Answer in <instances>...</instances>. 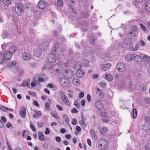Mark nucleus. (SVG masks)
<instances>
[{"mask_svg": "<svg viewBox=\"0 0 150 150\" xmlns=\"http://www.w3.org/2000/svg\"><path fill=\"white\" fill-rule=\"evenodd\" d=\"M1 120L3 121V122L5 123L6 121V117L4 116L1 117Z\"/></svg>", "mask_w": 150, "mask_h": 150, "instance_id": "64", "label": "nucleus"}, {"mask_svg": "<svg viewBox=\"0 0 150 150\" xmlns=\"http://www.w3.org/2000/svg\"><path fill=\"white\" fill-rule=\"evenodd\" d=\"M16 50V48L15 46H12L10 47L9 52L12 54L15 52Z\"/></svg>", "mask_w": 150, "mask_h": 150, "instance_id": "22", "label": "nucleus"}, {"mask_svg": "<svg viewBox=\"0 0 150 150\" xmlns=\"http://www.w3.org/2000/svg\"><path fill=\"white\" fill-rule=\"evenodd\" d=\"M109 118L108 117L105 118H104L102 119L103 121L105 123H106L108 121H109Z\"/></svg>", "mask_w": 150, "mask_h": 150, "instance_id": "55", "label": "nucleus"}, {"mask_svg": "<svg viewBox=\"0 0 150 150\" xmlns=\"http://www.w3.org/2000/svg\"><path fill=\"white\" fill-rule=\"evenodd\" d=\"M111 66V64H110L108 63L107 64H103L102 65V67L103 68H109Z\"/></svg>", "mask_w": 150, "mask_h": 150, "instance_id": "38", "label": "nucleus"}, {"mask_svg": "<svg viewBox=\"0 0 150 150\" xmlns=\"http://www.w3.org/2000/svg\"><path fill=\"white\" fill-rule=\"evenodd\" d=\"M4 4L6 6H9L11 3V0H3L2 1Z\"/></svg>", "mask_w": 150, "mask_h": 150, "instance_id": "30", "label": "nucleus"}, {"mask_svg": "<svg viewBox=\"0 0 150 150\" xmlns=\"http://www.w3.org/2000/svg\"><path fill=\"white\" fill-rule=\"evenodd\" d=\"M147 89V87L146 85H143L141 87V89L142 91H145Z\"/></svg>", "mask_w": 150, "mask_h": 150, "instance_id": "51", "label": "nucleus"}, {"mask_svg": "<svg viewBox=\"0 0 150 150\" xmlns=\"http://www.w3.org/2000/svg\"><path fill=\"white\" fill-rule=\"evenodd\" d=\"M99 98H103L104 94L103 92L102 91H100V92H99Z\"/></svg>", "mask_w": 150, "mask_h": 150, "instance_id": "49", "label": "nucleus"}, {"mask_svg": "<svg viewBox=\"0 0 150 150\" xmlns=\"http://www.w3.org/2000/svg\"><path fill=\"white\" fill-rule=\"evenodd\" d=\"M140 25L141 28L142 29V30L144 32H146L147 31V30L146 28L144 25L142 23H140Z\"/></svg>", "mask_w": 150, "mask_h": 150, "instance_id": "43", "label": "nucleus"}, {"mask_svg": "<svg viewBox=\"0 0 150 150\" xmlns=\"http://www.w3.org/2000/svg\"><path fill=\"white\" fill-rule=\"evenodd\" d=\"M132 54H128L125 57V59L128 62L131 61L132 60Z\"/></svg>", "mask_w": 150, "mask_h": 150, "instance_id": "21", "label": "nucleus"}, {"mask_svg": "<svg viewBox=\"0 0 150 150\" xmlns=\"http://www.w3.org/2000/svg\"><path fill=\"white\" fill-rule=\"evenodd\" d=\"M139 44L140 46H144L145 45L144 42L142 40H141L139 42Z\"/></svg>", "mask_w": 150, "mask_h": 150, "instance_id": "53", "label": "nucleus"}, {"mask_svg": "<svg viewBox=\"0 0 150 150\" xmlns=\"http://www.w3.org/2000/svg\"><path fill=\"white\" fill-rule=\"evenodd\" d=\"M2 106L3 108L4 109V110H6L8 111H13V110L12 109L9 108H8L6 107L4 105H2Z\"/></svg>", "mask_w": 150, "mask_h": 150, "instance_id": "54", "label": "nucleus"}, {"mask_svg": "<svg viewBox=\"0 0 150 150\" xmlns=\"http://www.w3.org/2000/svg\"><path fill=\"white\" fill-rule=\"evenodd\" d=\"M135 45H136L135 47L134 48L132 49V51H135L139 49V44H136Z\"/></svg>", "mask_w": 150, "mask_h": 150, "instance_id": "47", "label": "nucleus"}, {"mask_svg": "<svg viewBox=\"0 0 150 150\" xmlns=\"http://www.w3.org/2000/svg\"><path fill=\"white\" fill-rule=\"evenodd\" d=\"M116 69L118 71L120 72L123 71L125 69V67L122 63H119L116 65Z\"/></svg>", "mask_w": 150, "mask_h": 150, "instance_id": "5", "label": "nucleus"}, {"mask_svg": "<svg viewBox=\"0 0 150 150\" xmlns=\"http://www.w3.org/2000/svg\"><path fill=\"white\" fill-rule=\"evenodd\" d=\"M30 128L33 131H36V129L34 127L33 125L31 123H30Z\"/></svg>", "mask_w": 150, "mask_h": 150, "instance_id": "57", "label": "nucleus"}, {"mask_svg": "<svg viewBox=\"0 0 150 150\" xmlns=\"http://www.w3.org/2000/svg\"><path fill=\"white\" fill-rule=\"evenodd\" d=\"M72 81L73 84L76 86H79L80 84V81L77 77L74 78L72 80Z\"/></svg>", "mask_w": 150, "mask_h": 150, "instance_id": "16", "label": "nucleus"}, {"mask_svg": "<svg viewBox=\"0 0 150 150\" xmlns=\"http://www.w3.org/2000/svg\"><path fill=\"white\" fill-rule=\"evenodd\" d=\"M95 52H96V54L98 55L101 54V51L99 49H96V50L95 51Z\"/></svg>", "mask_w": 150, "mask_h": 150, "instance_id": "56", "label": "nucleus"}, {"mask_svg": "<svg viewBox=\"0 0 150 150\" xmlns=\"http://www.w3.org/2000/svg\"><path fill=\"white\" fill-rule=\"evenodd\" d=\"M132 60H134L137 62H140L142 60V58L138 54L134 53L132 54Z\"/></svg>", "mask_w": 150, "mask_h": 150, "instance_id": "10", "label": "nucleus"}, {"mask_svg": "<svg viewBox=\"0 0 150 150\" xmlns=\"http://www.w3.org/2000/svg\"><path fill=\"white\" fill-rule=\"evenodd\" d=\"M96 108L99 111H101L104 108L103 103L100 100L96 101L94 103Z\"/></svg>", "mask_w": 150, "mask_h": 150, "instance_id": "4", "label": "nucleus"}, {"mask_svg": "<svg viewBox=\"0 0 150 150\" xmlns=\"http://www.w3.org/2000/svg\"><path fill=\"white\" fill-rule=\"evenodd\" d=\"M20 115L23 118H25L26 114V109L24 107L21 108L19 112Z\"/></svg>", "mask_w": 150, "mask_h": 150, "instance_id": "11", "label": "nucleus"}, {"mask_svg": "<svg viewBox=\"0 0 150 150\" xmlns=\"http://www.w3.org/2000/svg\"><path fill=\"white\" fill-rule=\"evenodd\" d=\"M77 123V121L76 119H73L72 122V124L74 125H75Z\"/></svg>", "mask_w": 150, "mask_h": 150, "instance_id": "61", "label": "nucleus"}, {"mask_svg": "<svg viewBox=\"0 0 150 150\" xmlns=\"http://www.w3.org/2000/svg\"><path fill=\"white\" fill-rule=\"evenodd\" d=\"M48 101L50 102V103L47 102L45 104V110H49V108L50 107V104L51 103V101L50 99H48Z\"/></svg>", "mask_w": 150, "mask_h": 150, "instance_id": "26", "label": "nucleus"}, {"mask_svg": "<svg viewBox=\"0 0 150 150\" xmlns=\"http://www.w3.org/2000/svg\"><path fill=\"white\" fill-rule=\"evenodd\" d=\"M28 132L26 130H24L23 131V137L24 138H25L27 136L28 134Z\"/></svg>", "mask_w": 150, "mask_h": 150, "instance_id": "36", "label": "nucleus"}, {"mask_svg": "<svg viewBox=\"0 0 150 150\" xmlns=\"http://www.w3.org/2000/svg\"><path fill=\"white\" fill-rule=\"evenodd\" d=\"M38 135L39 139L41 141H43L44 139V135L43 133L41 132H38Z\"/></svg>", "mask_w": 150, "mask_h": 150, "instance_id": "24", "label": "nucleus"}, {"mask_svg": "<svg viewBox=\"0 0 150 150\" xmlns=\"http://www.w3.org/2000/svg\"><path fill=\"white\" fill-rule=\"evenodd\" d=\"M31 95H32L33 96H35L36 95V94L34 92H32L31 91H29L28 92Z\"/></svg>", "mask_w": 150, "mask_h": 150, "instance_id": "63", "label": "nucleus"}, {"mask_svg": "<svg viewBox=\"0 0 150 150\" xmlns=\"http://www.w3.org/2000/svg\"><path fill=\"white\" fill-rule=\"evenodd\" d=\"M63 117L65 122L69 125V120L68 116L66 115H64L63 116Z\"/></svg>", "mask_w": 150, "mask_h": 150, "instance_id": "29", "label": "nucleus"}, {"mask_svg": "<svg viewBox=\"0 0 150 150\" xmlns=\"http://www.w3.org/2000/svg\"><path fill=\"white\" fill-rule=\"evenodd\" d=\"M74 73L69 69L66 70L64 73V76L65 77V78H67L68 79L70 78L73 76L74 75Z\"/></svg>", "mask_w": 150, "mask_h": 150, "instance_id": "8", "label": "nucleus"}, {"mask_svg": "<svg viewBox=\"0 0 150 150\" xmlns=\"http://www.w3.org/2000/svg\"><path fill=\"white\" fill-rule=\"evenodd\" d=\"M57 49L56 46L53 47L51 49V52L54 55L56 54Z\"/></svg>", "mask_w": 150, "mask_h": 150, "instance_id": "39", "label": "nucleus"}, {"mask_svg": "<svg viewBox=\"0 0 150 150\" xmlns=\"http://www.w3.org/2000/svg\"><path fill=\"white\" fill-rule=\"evenodd\" d=\"M30 81L29 80L24 81L22 83V85L23 86H29L30 84Z\"/></svg>", "mask_w": 150, "mask_h": 150, "instance_id": "28", "label": "nucleus"}, {"mask_svg": "<svg viewBox=\"0 0 150 150\" xmlns=\"http://www.w3.org/2000/svg\"><path fill=\"white\" fill-rule=\"evenodd\" d=\"M76 74L78 77L80 78L84 76V73L82 70L79 69L76 71Z\"/></svg>", "mask_w": 150, "mask_h": 150, "instance_id": "15", "label": "nucleus"}, {"mask_svg": "<svg viewBox=\"0 0 150 150\" xmlns=\"http://www.w3.org/2000/svg\"><path fill=\"white\" fill-rule=\"evenodd\" d=\"M12 71L14 73H16L18 71V68L16 67H13L11 68Z\"/></svg>", "mask_w": 150, "mask_h": 150, "instance_id": "42", "label": "nucleus"}, {"mask_svg": "<svg viewBox=\"0 0 150 150\" xmlns=\"http://www.w3.org/2000/svg\"><path fill=\"white\" fill-rule=\"evenodd\" d=\"M49 43L47 42H44L39 45V47L41 51L46 50L49 46Z\"/></svg>", "mask_w": 150, "mask_h": 150, "instance_id": "7", "label": "nucleus"}, {"mask_svg": "<svg viewBox=\"0 0 150 150\" xmlns=\"http://www.w3.org/2000/svg\"><path fill=\"white\" fill-rule=\"evenodd\" d=\"M16 64V61H13L10 62L8 64V67H11L12 66H13L15 65Z\"/></svg>", "mask_w": 150, "mask_h": 150, "instance_id": "40", "label": "nucleus"}, {"mask_svg": "<svg viewBox=\"0 0 150 150\" xmlns=\"http://www.w3.org/2000/svg\"><path fill=\"white\" fill-rule=\"evenodd\" d=\"M61 66L58 64H56L54 65L53 66V69L54 71L58 73H59L60 71Z\"/></svg>", "mask_w": 150, "mask_h": 150, "instance_id": "18", "label": "nucleus"}, {"mask_svg": "<svg viewBox=\"0 0 150 150\" xmlns=\"http://www.w3.org/2000/svg\"><path fill=\"white\" fill-rule=\"evenodd\" d=\"M100 86L102 88L105 87L106 86V83L105 82L100 83H99Z\"/></svg>", "mask_w": 150, "mask_h": 150, "instance_id": "44", "label": "nucleus"}, {"mask_svg": "<svg viewBox=\"0 0 150 150\" xmlns=\"http://www.w3.org/2000/svg\"><path fill=\"white\" fill-rule=\"evenodd\" d=\"M43 147L45 149H47L48 147V145L46 143H44L42 144Z\"/></svg>", "mask_w": 150, "mask_h": 150, "instance_id": "50", "label": "nucleus"}, {"mask_svg": "<svg viewBox=\"0 0 150 150\" xmlns=\"http://www.w3.org/2000/svg\"><path fill=\"white\" fill-rule=\"evenodd\" d=\"M108 115V113L105 111L101 112L100 113V115L101 116L105 117Z\"/></svg>", "mask_w": 150, "mask_h": 150, "instance_id": "37", "label": "nucleus"}, {"mask_svg": "<svg viewBox=\"0 0 150 150\" xmlns=\"http://www.w3.org/2000/svg\"><path fill=\"white\" fill-rule=\"evenodd\" d=\"M133 113L131 114L132 115L133 114V118L135 119L137 115V110L136 109H134L132 110Z\"/></svg>", "mask_w": 150, "mask_h": 150, "instance_id": "31", "label": "nucleus"}, {"mask_svg": "<svg viewBox=\"0 0 150 150\" xmlns=\"http://www.w3.org/2000/svg\"><path fill=\"white\" fill-rule=\"evenodd\" d=\"M3 55L6 60H10L12 57V54L8 51H5Z\"/></svg>", "mask_w": 150, "mask_h": 150, "instance_id": "12", "label": "nucleus"}, {"mask_svg": "<svg viewBox=\"0 0 150 150\" xmlns=\"http://www.w3.org/2000/svg\"><path fill=\"white\" fill-rule=\"evenodd\" d=\"M33 111L35 113L33 115V117L35 118L39 117L42 115V113L40 111L34 110Z\"/></svg>", "mask_w": 150, "mask_h": 150, "instance_id": "19", "label": "nucleus"}, {"mask_svg": "<svg viewBox=\"0 0 150 150\" xmlns=\"http://www.w3.org/2000/svg\"><path fill=\"white\" fill-rule=\"evenodd\" d=\"M81 122H82L81 123V122H79L80 124H83L85 122V119H84V117L83 116V113H82V115L81 116Z\"/></svg>", "mask_w": 150, "mask_h": 150, "instance_id": "45", "label": "nucleus"}, {"mask_svg": "<svg viewBox=\"0 0 150 150\" xmlns=\"http://www.w3.org/2000/svg\"><path fill=\"white\" fill-rule=\"evenodd\" d=\"M5 59L3 56V54L2 53L0 54V64L5 61Z\"/></svg>", "mask_w": 150, "mask_h": 150, "instance_id": "33", "label": "nucleus"}, {"mask_svg": "<svg viewBox=\"0 0 150 150\" xmlns=\"http://www.w3.org/2000/svg\"><path fill=\"white\" fill-rule=\"evenodd\" d=\"M42 54V51L39 49H37L35 51L34 54L35 56L37 57H40L41 56Z\"/></svg>", "mask_w": 150, "mask_h": 150, "instance_id": "17", "label": "nucleus"}, {"mask_svg": "<svg viewBox=\"0 0 150 150\" xmlns=\"http://www.w3.org/2000/svg\"><path fill=\"white\" fill-rule=\"evenodd\" d=\"M15 11L18 16H20L24 11V6L21 3H16Z\"/></svg>", "mask_w": 150, "mask_h": 150, "instance_id": "2", "label": "nucleus"}, {"mask_svg": "<svg viewBox=\"0 0 150 150\" xmlns=\"http://www.w3.org/2000/svg\"><path fill=\"white\" fill-rule=\"evenodd\" d=\"M98 146L102 150H109L110 148L107 141L104 139L99 140L98 142Z\"/></svg>", "mask_w": 150, "mask_h": 150, "instance_id": "1", "label": "nucleus"}, {"mask_svg": "<svg viewBox=\"0 0 150 150\" xmlns=\"http://www.w3.org/2000/svg\"><path fill=\"white\" fill-rule=\"evenodd\" d=\"M71 112L72 113H77L78 112V111L75 108H74L71 110Z\"/></svg>", "mask_w": 150, "mask_h": 150, "instance_id": "52", "label": "nucleus"}, {"mask_svg": "<svg viewBox=\"0 0 150 150\" xmlns=\"http://www.w3.org/2000/svg\"><path fill=\"white\" fill-rule=\"evenodd\" d=\"M60 84L63 86L67 87L70 84V81L67 78L63 77L60 79Z\"/></svg>", "mask_w": 150, "mask_h": 150, "instance_id": "3", "label": "nucleus"}, {"mask_svg": "<svg viewBox=\"0 0 150 150\" xmlns=\"http://www.w3.org/2000/svg\"><path fill=\"white\" fill-rule=\"evenodd\" d=\"M56 106L57 108L59 110L61 111L63 109L62 108L61 106L59 105H57Z\"/></svg>", "mask_w": 150, "mask_h": 150, "instance_id": "59", "label": "nucleus"}, {"mask_svg": "<svg viewBox=\"0 0 150 150\" xmlns=\"http://www.w3.org/2000/svg\"><path fill=\"white\" fill-rule=\"evenodd\" d=\"M143 59L145 62H150V57L149 56H144L143 57Z\"/></svg>", "mask_w": 150, "mask_h": 150, "instance_id": "32", "label": "nucleus"}, {"mask_svg": "<svg viewBox=\"0 0 150 150\" xmlns=\"http://www.w3.org/2000/svg\"><path fill=\"white\" fill-rule=\"evenodd\" d=\"M51 115L54 117L56 119H58L59 117L57 114L52 112L51 113Z\"/></svg>", "mask_w": 150, "mask_h": 150, "instance_id": "48", "label": "nucleus"}, {"mask_svg": "<svg viewBox=\"0 0 150 150\" xmlns=\"http://www.w3.org/2000/svg\"><path fill=\"white\" fill-rule=\"evenodd\" d=\"M57 4L58 6L62 7L63 5V2L62 0H57Z\"/></svg>", "mask_w": 150, "mask_h": 150, "instance_id": "35", "label": "nucleus"}, {"mask_svg": "<svg viewBox=\"0 0 150 150\" xmlns=\"http://www.w3.org/2000/svg\"><path fill=\"white\" fill-rule=\"evenodd\" d=\"M50 131L48 128H46V131L45 132V134H48L50 133Z\"/></svg>", "mask_w": 150, "mask_h": 150, "instance_id": "62", "label": "nucleus"}, {"mask_svg": "<svg viewBox=\"0 0 150 150\" xmlns=\"http://www.w3.org/2000/svg\"><path fill=\"white\" fill-rule=\"evenodd\" d=\"M61 139L59 137H57L55 138L56 141L57 142H61Z\"/></svg>", "mask_w": 150, "mask_h": 150, "instance_id": "58", "label": "nucleus"}, {"mask_svg": "<svg viewBox=\"0 0 150 150\" xmlns=\"http://www.w3.org/2000/svg\"><path fill=\"white\" fill-rule=\"evenodd\" d=\"M22 57L24 60H29L30 59L31 55L28 53L24 52L23 53Z\"/></svg>", "mask_w": 150, "mask_h": 150, "instance_id": "13", "label": "nucleus"}, {"mask_svg": "<svg viewBox=\"0 0 150 150\" xmlns=\"http://www.w3.org/2000/svg\"><path fill=\"white\" fill-rule=\"evenodd\" d=\"M24 72V71L23 70L21 69V71H20L19 73V76H22Z\"/></svg>", "mask_w": 150, "mask_h": 150, "instance_id": "60", "label": "nucleus"}, {"mask_svg": "<svg viewBox=\"0 0 150 150\" xmlns=\"http://www.w3.org/2000/svg\"><path fill=\"white\" fill-rule=\"evenodd\" d=\"M74 105L76 106L78 108H80L81 107L80 104L78 103L76 100L74 101Z\"/></svg>", "mask_w": 150, "mask_h": 150, "instance_id": "46", "label": "nucleus"}, {"mask_svg": "<svg viewBox=\"0 0 150 150\" xmlns=\"http://www.w3.org/2000/svg\"><path fill=\"white\" fill-rule=\"evenodd\" d=\"M90 133L91 136L93 138H96V134L93 130L91 129L90 130Z\"/></svg>", "mask_w": 150, "mask_h": 150, "instance_id": "34", "label": "nucleus"}, {"mask_svg": "<svg viewBox=\"0 0 150 150\" xmlns=\"http://www.w3.org/2000/svg\"><path fill=\"white\" fill-rule=\"evenodd\" d=\"M108 130V129L105 127H103L101 128L100 130V133L102 134H104V133H106Z\"/></svg>", "mask_w": 150, "mask_h": 150, "instance_id": "25", "label": "nucleus"}, {"mask_svg": "<svg viewBox=\"0 0 150 150\" xmlns=\"http://www.w3.org/2000/svg\"><path fill=\"white\" fill-rule=\"evenodd\" d=\"M48 61L50 63H54L56 61V57L54 54L52 53L49 54L47 57Z\"/></svg>", "mask_w": 150, "mask_h": 150, "instance_id": "6", "label": "nucleus"}, {"mask_svg": "<svg viewBox=\"0 0 150 150\" xmlns=\"http://www.w3.org/2000/svg\"><path fill=\"white\" fill-rule=\"evenodd\" d=\"M145 7L146 10L150 12V2H145Z\"/></svg>", "mask_w": 150, "mask_h": 150, "instance_id": "27", "label": "nucleus"}, {"mask_svg": "<svg viewBox=\"0 0 150 150\" xmlns=\"http://www.w3.org/2000/svg\"><path fill=\"white\" fill-rule=\"evenodd\" d=\"M90 41L91 44H95L96 41L95 38L94 37H91L90 38Z\"/></svg>", "mask_w": 150, "mask_h": 150, "instance_id": "41", "label": "nucleus"}, {"mask_svg": "<svg viewBox=\"0 0 150 150\" xmlns=\"http://www.w3.org/2000/svg\"><path fill=\"white\" fill-rule=\"evenodd\" d=\"M105 78L109 81H112L113 79L112 76L110 74H105Z\"/></svg>", "mask_w": 150, "mask_h": 150, "instance_id": "23", "label": "nucleus"}, {"mask_svg": "<svg viewBox=\"0 0 150 150\" xmlns=\"http://www.w3.org/2000/svg\"><path fill=\"white\" fill-rule=\"evenodd\" d=\"M61 98L64 104L67 106L70 105L69 100L67 96L65 94H63Z\"/></svg>", "mask_w": 150, "mask_h": 150, "instance_id": "9", "label": "nucleus"}, {"mask_svg": "<svg viewBox=\"0 0 150 150\" xmlns=\"http://www.w3.org/2000/svg\"><path fill=\"white\" fill-rule=\"evenodd\" d=\"M46 4L44 1H41L38 4V6L41 9H44L45 7Z\"/></svg>", "mask_w": 150, "mask_h": 150, "instance_id": "14", "label": "nucleus"}, {"mask_svg": "<svg viewBox=\"0 0 150 150\" xmlns=\"http://www.w3.org/2000/svg\"><path fill=\"white\" fill-rule=\"evenodd\" d=\"M53 37L52 38L54 40H57L59 36L58 33L56 30H53L52 31Z\"/></svg>", "mask_w": 150, "mask_h": 150, "instance_id": "20", "label": "nucleus"}]
</instances>
